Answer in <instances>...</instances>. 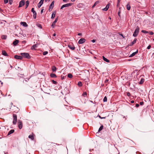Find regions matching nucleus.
I'll return each mask as SVG.
<instances>
[{"label":"nucleus","mask_w":154,"mask_h":154,"mask_svg":"<svg viewBox=\"0 0 154 154\" xmlns=\"http://www.w3.org/2000/svg\"><path fill=\"white\" fill-rule=\"evenodd\" d=\"M20 54L22 56V57H23L27 59H29L30 58V56L28 53H21Z\"/></svg>","instance_id":"f257e3e1"},{"label":"nucleus","mask_w":154,"mask_h":154,"mask_svg":"<svg viewBox=\"0 0 154 154\" xmlns=\"http://www.w3.org/2000/svg\"><path fill=\"white\" fill-rule=\"evenodd\" d=\"M139 31V28L138 26L137 27L136 29L135 30L133 34V36L134 37H136L138 34Z\"/></svg>","instance_id":"f03ea898"},{"label":"nucleus","mask_w":154,"mask_h":154,"mask_svg":"<svg viewBox=\"0 0 154 154\" xmlns=\"http://www.w3.org/2000/svg\"><path fill=\"white\" fill-rule=\"evenodd\" d=\"M13 124L15 125L16 124L17 122V115L15 114H13Z\"/></svg>","instance_id":"7ed1b4c3"},{"label":"nucleus","mask_w":154,"mask_h":154,"mask_svg":"<svg viewBox=\"0 0 154 154\" xmlns=\"http://www.w3.org/2000/svg\"><path fill=\"white\" fill-rule=\"evenodd\" d=\"M54 1H53L51 2V5H50V6H49V8L48 9V11H51L52 9H53V8L54 7Z\"/></svg>","instance_id":"20e7f679"},{"label":"nucleus","mask_w":154,"mask_h":154,"mask_svg":"<svg viewBox=\"0 0 154 154\" xmlns=\"http://www.w3.org/2000/svg\"><path fill=\"white\" fill-rule=\"evenodd\" d=\"M71 3H67L66 4L63 5L61 7V9H62L64 7H66L70 6L72 5Z\"/></svg>","instance_id":"39448f33"},{"label":"nucleus","mask_w":154,"mask_h":154,"mask_svg":"<svg viewBox=\"0 0 154 154\" xmlns=\"http://www.w3.org/2000/svg\"><path fill=\"white\" fill-rule=\"evenodd\" d=\"M31 11L33 13V17L34 19H35L36 18V13L35 11L34 10V8H32L31 10Z\"/></svg>","instance_id":"423d86ee"},{"label":"nucleus","mask_w":154,"mask_h":154,"mask_svg":"<svg viewBox=\"0 0 154 154\" xmlns=\"http://www.w3.org/2000/svg\"><path fill=\"white\" fill-rule=\"evenodd\" d=\"M18 127L20 129H21L23 127V124L22 121L19 120L18 121Z\"/></svg>","instance_id":"0eeeda50"},{"label":"nucleus","mask_w":154,"mask_h":154,"mask_svg":"<svg viewBox=\"0 0 154 154\" xmlns=\"http://www.w3.org/2000/svg\"><path fill=\"white\" fill-rule=\"evenodd\" d=\"M25 4V1L24 0H22L19 3V7H21L23 6Z\"/></svg>","instance_id":"6e6552de"},{"label":"nucleus","mask_w":154,"mask_h":154,"mask_svg":"<svg viewBox=\"0 0 154 154\" xmlns=\"http://www.w3.org/2000/svg\"><path fill=\"white\" fill-rule=\"evenodd\" d=\"M85 39L84 38H82L80 39L78 41V43L79 44H83L84 43L85 41Z\"/></svg>","instance_id":"1a4fd4ad"},{"label":"nucleus","mask_w":154,"mask_h":154,"mask_svg":"<svg viewBox=\"0 0 154 154\" xmlns=\"http://www.w3.org/2000/svg\"><path fill=\"white\" fill-rule=\"evenodd\" d=\"M44 1V0H40V2L38 5V8H39L41 7Z\"/></svg>","instance_id":"9d476101"},{"label":"nucleus","mask_w":154,"mask_h":154,"mask_svg":"<svg viewBox=\"0 0 154 154\" xmlns=\"http://www.w3.org/2000/svg\"><path fill=\"white\" fill-rule=\"evenodd\" d=\"M14 58H15L17 59H20V60H22L23 58V57L22 56H18L17 55H16L14 56Z\"/></svg>","instance_id":"9b49d317"},{"label":"nucleus","mask_w":154,"mask_h":154,"mask_svg":"<svg viewBox=\"0 0 154 154\" xmlns=\"http://www.w3.org/2000/svg\"><path fill=\"white\" fill-rule=\"evenodd\" d=\"M109 7V4H108L106 5V7L105 8L102 9V10L104 11H106L108 10Z\"/></svg>","instance_id":"f8f14e48"},{"label":"nucleus","mask_w":154,"mask_h":154,"mask_svg":"<svg viewBox=\"0 0 154 154\" xmlns=\"http://www.w3.org/2000/svg\"><path fill=\"white\" fill-rule=\"evenodd\" d=\"M126 8L129 11L131 9V6L130 5V3L128 2L126 5Z\"/></svg>","instance_id":"ddd939ff"},{"label":"nucleus","mask_w":154,"mask_h":154,"mask_svg":"<svg viewBox=\"0 0 154 154\" xmlns=\"http://www.w3.org/2000/svg\"><path fill=\"white\" fill-rule=\"evenodd\" d=\"M20 24L21 25H23V26L25 27H27L28 26V25L25 22H21L20 23Z\"/></svg>","instance_id":"4468645a"},{"label":"nucleus","mask_w":154,"mask_h":154,"mask_svg":"<svg viewBox=\"0 0 154 154\" xmlns=\"http://www.w3.org/2000/svg\"><path fill=\"white\" fill-rule=\"evenodd\" d=\"M14 131V129H11L8 133V135H9L13 133Z\"/></svg>","instance_id":"2eb2a0df"},{"label":"nucleus","mask_w":154,"mask_h":154,"mask_svg":"<svg viewBox=\"0 0 154 154\" xmlns=\"http://www.w3.org/2000/svg\"><path fill=\"white\" fill-rule=\"evenodd\" d=\"M138 52V51L137 50V51L136 52H133V53H132L131 54L129 57H133L136 54H137Z\"/></svg>","instance_id":"dca6fc26"},{"label":"nucleus","mask_w":154,"mask_h":154,"mask_svg":"<svg viewBox=\"0 0 154 154\" xmlns=\"http://www.w3.org/2000/svg\"><path fill=\"white\" fill-rule=\"evenodd\" d=\"M19 42V41L18 40H15L13 42V44L14 45H16Z\"/></svg>","instance_id":"f3484780"},{"label":"nucleus","mask_w":154,"mask_h":154,"mask_svg":"<svg viewBox=\"0 0 154 154\" xmlns=\"http://www.w3.org/2000/svg\"><path fill=\"white\" fill-rule=\"evenodd\" d=\"M145 81L144 79L143 78H141L140 81L139 82V84H142Z\"/></svg>","instance_id":"a211bd4d"},{"label":"nucleus","mask_w":154,"mask_h":154,"mask_svg":"<svg viewBox=\"0 0 154 154\" xmlns=\"http://www.w3.org/2000/svg\"><path fill=\"white\" fill-rule=\"evenodd\" d=\"M56 13L55 11L53 12L52 13V15H51V19H53L54 18V17H55Z\"/></svg>","instance_id":"6ab92c4d"},{"label":"nucleus","mask_w":154,"mask_h":154,"mask_svg":"<svg viewBox=\"0 0 154 154\" xmlns=\"http://www.w3.org/2000/svg\"><path fill=\"white\" fill-rule=\"evenodd\" d=\"M103 60L106 62L109 63V61L107 58H105L104 56H103Z\"/></svg>","instance_id":"aec40b11"},{"label":"nucleus","mask_w":154,"mask_h":154,"mask_svg":"<svg viewBox=\"0 0 154 154\" xmlns=\"http://www.w3.org/2000/svg\"><path fill=\"white\" fill-rule=\"evenodd\" d=\"M50 76L52 78H56L57 76L55 74L52 73L50 74Z\"/></svg>","instance_id":"412c9836"},{"label":"nucleus","mask_w":154,"mask_h":154,"mask_svg":"<svg viewBox=\"0 0 154 154\" xmlns=\"http://www.w3.org/2000/svg\"><path fill=\"white\" fill-rule=\"evenodd\" d=\"M29 4V2L28 1H27L26 2V8H26L28 6Z\"/></svg>","instance_id":"4be33fe9"},{"label":"nucleus","mask_w":154,"mask_h":154,"mask_svg":"<svg viewBox=\"0 0 154 154\" xmlns=\"http://www.w3.org/2000/svg\"><path fill=\"white\" fill-rule=\"evenodd\" d=\"M57 69L54 66H53L52 67V70L53 72H55Z\"/></svg>","instance_id":"5701e85b"},{"label":"nucleus","mask_w":154,"mask_h":154,"mask_svg":"<svg viewBox=\"0 0 154 154\" xmlns=\"http://www.w3.org/2000/svg\"><path fill=\"white\" fill-rule=\"evenodd\" d=\"M99 3V1H96L94 4V5L92 6V8H94Z\"/></svg>","instance_id":"b1692460"},{"label":"nucleus","mask_w":154,"mask_h":154,"mask_svg":"<svg viewBox=\"0 0 154 154\" xmlns=\"http://www.w3.org/2000/svg\"><path fill=\"white\" fill-rule=\"evenodd\" d=\"M68 47L71 49L74 50L75 49V47L74 46H72L71 45H68Z\"/></svg>","instance_id":"393cba45"},{"label":"nucleus","mask_w":154,"mask_h":154,"mask_svg":"<svg viewBox=\"0 0 154 154\" xmlns=\"http://www.w3.org/2000/svg\"><path fill=\"white\" fill-rule=\"evenodd\" d=\"M37 47V45H33L31 48V49L33 50L35 49V48Z\"/></svg>","instance_id":"a878e982"},{"label":"nucleus","mask_w":154,"mask_h":154,"mask_svg":"<svg viewBox=\"0 0 154 154\" xmlns=\"http://www.w3.org/2000/svg\"><path fill=\"white\" fill-rule=\"evenodd\" d=\"M28 137L29 138L31 139L32 140H33L34 139V137L32 135H29V136Z\"/></svg>","instance_id":"bb28decb"},{"label":"nucleus","mask_w":154,"mask_h":154,"mask_svg":"<svg viewBox=\"0 0 154 154\" xmlns=\"http://www.w3.org/2000/svg\"><path fill=\"white\" fill-rule=\"evenodd\" d=\"M2 54L3 55H4L5 56H6L7 55V53L5 51H2Z\"/></svg>","instance_id":"cd10ccee"},{"label":"nucleus","mask_w":154,"mask_h":154,"mask_svg":"<svg viewBox=\"0 0 154 154\" xmlns=\"http://www.w3.org/2000/svg\"><path fill=\"white\" fill-rule=\"evenodd\" d=\"M78 85L80 87L82 86V83L80 82H79L78 83Z\"/></svg>","instance_id":"c85d7f7f"},{"label":"nucleus","mask_w":154,"mask_h":154,"mask_svg":"<svg viewBox=\"0 0 154 154\" xmlns=\"http://www.w3.org/2000/svg\"><path fill=\"white\" fill-rule=\"evenodd\" d=\"M68 77L69 78H71L72 77V75L71 74H68Z\"/></svg>","instance_id":"c756f323"},{"label":"nucleus","mask_w":154,"mask_h":154,"mask_svg":"<svg viewBox=\"0 0 154 154\" xmlns=\"http://www.w3.org/2000/svg\"><path fill=\"white\" fill-rule=\"evenodd\" d=\"M103 125H101L100 126V128H99V130H98V132H100V131L101 130H102V129L103 128Z\"/></svg>","instance_id":"7c9ffc66"},{"label":"nucleus","mask_w":154,"mask_h":154,"mask_svg":"<svg viewBox=\"0 0 154 154\" xmlns=\"http://www.w3.org/2000/svg\"><path fill=\"white\" fill-rule=\"evenodd\" d=\"M58 20V17H57V18H56L55 20L54 21L53 23H54V24H55L56 23V22H57V21Z\"/></svg>","instance_id":"2f4dec72"},{"label":"nucleus","mask_w":154,"mask_h":154,"mask_svg":"<svg viewBox=\"0 0 154 154\" xmlns=\"http://www.w3.org/2000/svg\"><path fill=\"white\" fill-rule=\"evenodd\" d=\"M137 39L135 38L134 39V41L131 42L132 44L134 45L136 43Z\"/></svg>","instance_id":"473e14b6"},{"label":"nucleus","mask_w":154,"mask_h":154,"mask_svg":"<svg viewBox=\"0 0 154 154\" xmlns=\"http://www.w3.org/2000/svg\"><path fill=\"white\" fill-rule=\"evenodd\" d=\"M37 26L40 28L42 29V26L41 24H37Z\"/></svg>","instance_id":"72a5a7b5"},{"label":"nucleus","mask_w":154,"mask_h":154,"mask_svg":"<svg viewBox=\"0 0 154 154\" xmlns=\"http://www.w3.org/2000/svg\"><path fill=\"white\" fill-rule=\"evenodd\" d=\"M141 32H142L144 33H148V32L147 31L145 30H142Z\"/></svg>","instance_id":"f704fd0d"},{"label":"nucleus","mask_w":154,"mask_h":154,"mask_svg":"<svg viewBox=\"0 0 154 154\" xmlns=\"http://www.w3.org/2000/svg\"><path fill=\"white\" fill-rule=\"evenodd\" d=\"M107 101V98L106 97H105L103 99V101L104 102H106Z\"/></svg>","instance_id":"c9c22d12"},{"label":"nucleus","mask_w":154,"mask_h":154,"mask_svg":"<svg viewBox=\"0 0 154 154\" xmlns=\"http://www.w3.org/2000/svg\"><path fill=\"white\" fill-rule=\"evenodd\" d=\"M6 36L5 35H3L2 36V39H5L6 38Z\"/></svg>","instance_id":"e433bc0d"},{"label":"nucleus","mask_w":154,"mask_h":154,"mask_svg":"<svg viewBox=\"0 0 154 154\" xmlns=\"http://www.w3.org/2000/svg\"><path fill=\"white\" fill-rule=\"evenodd\" d=\"M48 54V52L47 51H44L43 52V55H46Z\"/></svg>","instance_id":"4c0bfd02"},{"label":"nucleus","mask_w":154,"mask_h":154,"mask_svg":"<svg viewBox=\"0 0 154 154\" xmlns=\"http://www.w3.org/2000/svg\"><path fill=\"white\" fill-rule=\"evenodd\" d=\"M52 82L54 84H57V82L56 81H54V80H52Z\"/></svg>","instance_id":"58836bf2"},{"label":"nucleus","mask_w":154,"mask_h":154,"mask_svg":"<svg viewBox=\"0 0 154 154\" xmlns=\"http://www.w3.org/2000/svg\"><path fill=\"white\" fill-rule=\"evenodd\" d=\"M120 1H121V0H118V2H117V7L119 6V3L120 2Z\"/></svg>","instance_id":"ea45409f"},{"label":"nucleus","mask_w":154,"mask_h":154,"mask_svg":"<svg viewBox=\"0 0 154 154\" xmlns=\"http://www.w3.org/2000/svg\"><path fill=\"white\" fill-rule=\"evenodd\" d=\"M87 95V93L86 92H84L83 94V96L84 97H85Z\"/></svg>","instance_id":"a19ab883"},{"label":"nucleus","mask_w":154,"mask_h":154,"mask_svg":"<svg viewBox=\"0 0 154 154\" xmlns=\"http://www.w3.org/2000/svg\"><path fill=\"white\" fill-rule=\"evenodd\" d=\"M55 24H54V23H52V25H51V27L53 28H54L55 27Z\"/></svg>","instance_id":"79ce46f5"},{"label":"nucleus","mask_w":154,"mask_h":154,"mask_svg":"<svg viewBox=\"0 0 154 154\" xmlns=\"http://www.w3.org/2000/svg\"><path fill=\"white\" fill-rule=\"evenodd\" d=\"M8 2V0H4V2L6 4Z\"/></svg>","instance_id":"37998d69"},{"label":"nucleus","mask_w":154,"mask_h":154,"mask_svg":"<svg viewBox=\"0 0 154 154\" xmlns=\"http://www.w3.org/2000/svg\"><path fill=\"white\" fill-rule=\"evenodd\" d=\"M120 13H121V11H120V10H119V12H118V15H119V17H120Z\"/></svg>","instance_id":"c03bdc74"},{"label":"nucleus","mask_w":154,"mask_h":154,"mask_svg":"<svg viewBox=\"0 0 154 154\" xmlns=\"http://www.w3.org/2000/svg\"><path fill=\"white\" fill-rule=\"evenodd\" d=\"M143 104H144V102H140V105H143Z\"/></svg>","instance_id":"a18cd8bd"},{"label":"nucleus","mask_w":154,"mask_h":154,"mask_svg":"<svg viewBox=\"0 0 154 154\" xmlns=\"http://www.w3.org/2000/svg\"><path fill=\"white\" fill-rule=\"evenodd\" d=\"M151 45H149V46L147 47V49H150V48H151Z\"/></svg>","instance_id":"49530a36"},{"label":"nucleus","mask_w":154,"mask_h":154,"mask_svg":"<svg viewBox=\"0 0 154 154\" xmlns=\"http://www.w3.org/2000/svg\"><path fill=\"white\" fill-rule=\"evenodd\" d=\"M130 94L129 92H127V95L128 96H130Z\"/></svg>","instance_id":"de8ad7c7"},{"label":"nucleus","mask_w":154,"mask_h":154,"mask_svg":"<svg viewBox=\"0 0 154 154\" xmlns=\"http://www.w3.org/2000/svg\"><path fill=\"white\" fill-rule=\"evenodd\" d=\"M98 117L101 119H105V117H101L100 116H98Z\"/></svg>","instance_id":"09e8293b"},{"label":"nucleus","mask_w":154,"mask_h":154,"mask_svg":"<svg viewBox=\"0 0 154 154\" xmlns=\"http://www.w3.org/2000/svg\"><path fill=\"white\" fill-rule=\"evenodd\" d=\"M153 32H149V34L151 35H152L153 34Z\"/></svg>","instance_id":"8fccbe9b"},{"label":"nucleus","mask_w":154,"mask_h":154,"mask_svg":"<svg viewBox=\"0 0 154 154\" xmlns=\"http://www.w3.org/2000/svg\"><path fill=\"white\" fill-rule=\"evenodd\" d=\"M139 106V104H136V106L137 107H138Z\"/></svg>","instance_id":"3c124183"},{"label":"nucleus","mask_w":154,"mask_h":154,"mask_svg":"<svg viewBox=\"0 0 154 154\" xmlns=\"http://www.w3.org/2000/svg\"><path fill=\"white\" fill-rule=\"evenodd\" d=\"M108 81H109V80L108 79H106L105 80V82L106 83H107L108 82Z\"/></svg>","instance_id":"603ef678"},{"label":"nucleus","mask_w":154,"mask_h":154,"mask_svg":"<svg viewBox=\"0 0 154 154\" xmlns=\"http://www.w3.org/2000/svg\"><path fill=\"white\" fill-rule=\"evenodd\" d=\"M44 10V9H42L41 10V14H42L43 12V11Z\"/></svg>","instance_id":"864d4df0"},{"label":"nucleus","mask_w":154,"mask_h":154,"mask_svg":"<svg viewBox=\"0 0 154 154\" xmlns=\"http://www.w3.org/2000/svg\"><path fill=\"white\" fill-rule=\"evenodd\" d=\"M91 41L92 42H95L96 41V40H94V39H93V40H92Z\"/></svg>","instance_id":"5fc2aeb1"},{"label":"nucleus","mask_w":154,"mask_h":154,"mask_svg":"<svg viewBox=\"0 0 154 154\" xmlns=\"http://www.w3.org/2000/svg\"><path fill=\"white\" fill-rule=\"evenodd\" d=\"M78 35H79V36H80L82 35V34L81 33H79L78 34Z\"/></svg>","instance_id":"6e6d98bb"},{"label":"nucleus","mask_w":154,"mask_h":154,"mask_svg":"<svg viewBox=\"0 0 154 154\" xmlns=\"http://www.w3.org/2000/svg\"><path fill=\"white\" fill-rule=\"evenodd\" d=\"M131 103H134V101H133V100H132L131 101Z\"/></svg>","instance_id":"4d7b16f0"},{"label":"nucleus","mask_w":154,"mask_h":154,"mask_svg":"<svg viewBox=\"0 0 154 154\" xmlns=\"http://www.w3.org/2000/svg\"><path fill=\"white\" fill-rule=\"evenodd\" d=\"M133 45L132 44V43L129 45L130 46H132Z\"/></svg>","instance_id":"13d9d810"},{"label":"nucleus","mask_w":154,"mask_h":154,"mask_svg":"<svg viewBox=\"0 0 154 154\" xmlns=\"http://www.w3.org/2000/svg\"><path fill=\"white\" fill-rule=\"evenodd\" d=\"M56 35V34L55 33H54L53 35V36H55Z\"/></svg>","instance_id":"bf43d9fd"},{"label":"nucleus","mask_w":154,"mask_h":154,"mask_svg":"<svg viewBox=\"0 0 154 154\" xmlns=\"http://www.w3.org/2000/svg\"><path fill=\"white\" fill-rule=\"evenodd\" d=\"M0 82L1 83V85H2L3 83V82L1 81H0Z\"/></svg>","instance_id":"052dcab7"},{"label":"nucleus","mask_w":154,"mask_h":154,"mask_svg":"<svg viewBox=\"0 0 154 154\" xmlns=\"http://www.w3.org/2000/svg\"><path fill=\"white\" fill-rule=\"evenodd\" d=\"M75 0H71V1L72 2H74L75 1Z\"/></svg>","instance_id":"680f3d73"},{"label":"nucleus","mask_w":154,"mask_h":154,"mask_svg":"<svg viewBox=\"0 0 154 154\" xmlns=\"http://www.w3.org/2000/svg\"><path fill=\"white\" fill-rule=\"evenodd\" d=\"M48 0H45V2H47V1H48ZM50 0H49V1Z\"/></svg>","instance_id":"e2e57ef3"},{"label":"nucleus","mask_w":154,"mask_h":154,"mask_svg":"<svg viewBox=\"0 0 154 154\" xmlns=\"http://www.w3.org/2000/svg\"><path fill=\"white\" fill-rule=\"evenodd\" d=\"M109 18L110 19H111V18L110 17H109Z\"/></svg>","instance_id":"0e129e2a"},{"label":"nucleus","mask_w":154,"mask_h":154,"mask_svg":"<svg viewBox=\"0 0 154 154\" xmlns=\"http://www.w3.org/2000/svg\"><path fill=\"white\" fill-rule=\"evenodd\" d=\"M63 79V78H62V79Z\"/></svg>","instance_id":"69168bd1"},{"label":"nucleus","mask_w":154,"mask_h":154,"mask_svg":"<svg viewBox=\"0 0 154 154\" xmlns=\"http://www.w3.org/2000/svg\"><path fill=\"white\" fill-rule=\"evenodd\" d=\"M63 79V78H62V79Z\"/></svg>","instance_id":"338daca9"},{"label":"nucleus","mask_w":154,"mask_h":154,"mask_svg":"<svg viewBox=\"0 0 154 154\" xmlns=\"http://www.w3.org/2000/svg\"><path fill=\"white\" fill-rule=\"evenodd\" d=\"M153 40L154 41V38L153 39Z\"/></svg>","instance_id":"774afa93"}]
</instances>
